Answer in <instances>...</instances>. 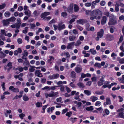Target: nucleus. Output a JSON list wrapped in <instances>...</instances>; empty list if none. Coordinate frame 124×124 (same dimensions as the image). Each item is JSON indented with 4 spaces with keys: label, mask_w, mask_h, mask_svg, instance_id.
I'll use <instances>...</instances> for the list:
<instances>
[{
    "label": "nucleus",
    "mask_w": 124,
    "mask_h": 124,
    "mask_svg": "<svg viewBox=\"0 0 124 124\" xmlns=\"http://www.w3.org/2000/svg\"><path fill=\"white\" fill-rule=\"evenodd\" d=\"M72 113L71 111H70L69 112H67L66 114V116H68L69 117H70L71 115L72 114Z\"/></svg>",
    "instance_id": "obj_52"
},
{
    "label": "nucleus",
    "mask_w": 124,
    "mask_h": 124,
    "mask_svg": "<svg viewBox=\"0 0 124 124\" xmlns=\"http://www.w3.org/2000/svg\"><path fill=\"white\" fill-rule=\"evenodd\" d=\"M124 5L122 3H120L119 4H116L115 5V6L116 7V8H117L119 6L122 7H124Z\"/></svg>",
    "instance_id": "obj_28"
},
{
    "label": "nucleus",
    "mask_w": 124,
    "mask_h": 124,
    "mask_svg": "<svg viewBox=\"0 0 124 124\" xmlns=\"http://www.w3.org/2000/svg\"><path fill=\"white\" fill-rule=\"evenodd\" d=\"M119 62L120 63L122 64L124 63V59L123 58L122 59L119 60Z\"/></svg>",
    "instance_id": "obj_64"
},
{
    "label": "nucleus",
    "mask_w": 124,
    "mask_h": 124,
    "mask_svg": "<svg viewBox=\"0 0 124 124\" xmlns=\"http://www.w3.org/2000/svg\"><path fill=\"white\" fill-rule=\"evenodd\" d=\"M60 87H61L60 88L61 91L62 92H63L64 90V86L62 85H60Z\"/></svg>",
    "instance_id": "obj_56"
},
{
    "label": "nucleus",
    "mask_w": 124,
    "mask_h": 124,
    "mask_svg": "<svg viewBox=\"0 0 124 124\" xmlns=\"http://www.w3.org/2000/svg\"><path fill=\"white\" fill-rule=\"evenodd\" d=\"M64 55L66 56V58H69L70 56V54L68 52H66L64 53Z\"/></svg>",
    "instance_id": "obj_42"
},
{
    "label": "nucleus",
    "mask_w": 124,
    "mask_h": 124,
    "mask_svg": "<svg viewBox=\"0 0 124 124\" xmlns=\"http://www.w3.org/2000/svg\"><path fill=\"white\" fill-rule=\"evenodd\" d=\"M86 11V14L87 15H90H90L91 14V13H92V12L91 10H85Z\"/></svg>",
    "instance_id": "obj_45"
},
{
    "label": "nucleus",
    "mask_w": 124,
    "mask_h": 124,
    "mask_svg": "<svg viewBox=\"0 0 124 124\" xmlns=\"http://www.w3.org/2000/svg\"><path fill=\"white\" fill-rule=\"evenodd\" d=\"M51 92L52 93H53V97L54 96H58V94L59 93L58 92H57L55 93H54L53 91H51Z\"/></svg>",
    "instance_id": "obj_39"
},
{
    "label": "nucleus",
    "mask_w": 124,
    "mask_h": 124,
    "mask_svg": "<svg viewBox=\"0 0 124 124\" xmlns=\"http://www.w3.org/2000/svg\"><path fill=\"white\" fill-rule=\"evenodd\" d=\"M94 66L95 67H98L99 68H101V64L98 63L96 62Z\"/></svg>",
    "instance_id": "obj_37"
},
{
    "label": "nucleus",
    "mask_w": 124,
    "mask_h": 124,
    "mask_svg": "<svg viewBox=\"0 0 124 124\" xmlns=\"http://www.w3.org/2000/svg\"><path fill=\"white\" fill-rule=\"evenodd\" d=\"M92 3H91L87 2L85 3V5L86 7H89L91 6Z\"/></svg>",
    "instance_id": "obj_58"
},
{
    "label": "nucleus",
    "mask_w": 124,
    "mask_h": 124,
    "mask_svg": "<svg viewBox=\"0 0 124 124\" xmlns=\"http://www.w3.org/2000/svg\"><path fill=\"white\" fill-rule=\"evenodd\" d=\"M16 27L17 29H19L21 26V24L18 23H16L15 24Z\"/></svg>",
    "instance_id": "obj_51"
},
{
    "label": "nucleus",
    "mask_w": 124,
    "mask_h": 124,
    "mask_svg": "<svg viewBox=\"0 0 124 124\" xmlns=\"http://www.w3.org/2000/svg\"><path fill=\"white\" fill-rule=\"evenodd\" d=\"M119 19L120 20H123V21H124V16L122 15L119 17Z\"/></svg>",
    "instance_id": "obj_62"
},
{
    "label": "nucleus",
    "mask_w": 124,
    "mask_h": 124,
    "mask_svg": "<svg viewBox=\"0 0 124 124\" xmlns=\"http://www.w3.org/2000/svg\"><path fill=\"white\" fill-rule=\"evenodd\" d=\"M31 67L29 68V70L30 72H33L35 70V69H34L35 68V67L34 66H30Z\"/></svg>",
    "instance_id": "obj_27"
},
{
    "label": "nucleus",
    "mask_w": 124,
    "mask_h": 124,
    "mask_svg": "<svg viewBox=\"0 0 124 124\" xmlns=\"http://www.w3.org/2000/svg\"><path fill=\"white\" fill-rule=\"evenodd\" d=\"M81 42L79 40H78L76 42V43L75 45L76 46H78L81 44Z\"/></svg>",
    "instance_id": "obj_33"
},
{
    "label": "nucleus",
    "mask_w": 124,
    "mask_h": 124,
    "mask_svg": "<svg viewBox=\"0 0 124 124\" xmlns=\"http://www.w3.org/2000/svg\"><path fill=\"white\" fill-rule=\"evenodd\" d=\"M77 119V118L76 117H75L74 118L71 117L69 119V120L71 121L72 123H74L77 121L76 119Z\"/></svg>",
    "instance_id": "obj_32"
},
{
    "label": "nucleus",
    "mask_w": 124,
    "mask_h": 124,
    "mask_svg": "<svg viewBox=\"0 0 124 124\" xmlns=\"http://www.w3.org/2000/svg\"><path fill=\"white\" fill-rule=\"evenodd\" d=\"M77 85L80 88H84L85 87V86L83 83L80 82L77 83Z\"/></svg>",
    "instance_id": "obj_18"
},
{
    "label": "nucleus",
    "mask_w": 124,
    "mask_h": 124,
    "mask_svg": "<svg viewBox=\"0 0 124 124\" xmlns=\"http://www.w3.org/2000/svg\"><path fill=\"white\" fill-rule=\"evenodd\" d=\"M62 22L58 23V30L61 31V30L65 28V26L64 24H62Z\"/></svg>",
    "instance_id": "obj_6"
},
{
    "label": "nucleus",
    "mask_w": 124,
    "mask_h": 124,
    "mask_svg": "<svg viewBox=\"0 0 124 124\" xmlns=\"http://www.w3.org/2000/svg\"><path fill=\"white\" fill-rule=\"evenodd\" d=\"M75 16L76 17V18H74L71 19L69 22V23L70 24H71L73 22L75 21V19H76L77 18L76 16Z\"/></svg>",
    "instance_id": "obj_44"
},
{
    "label": "nucleus",
    "mask_w": 124,
    "mask_h": 124,
    "mask_svg": "<svg viewBox=\"0 0 124 124\" xmlns=\"http://www.w3.org/2000/svg\"><path fill=\"white\" fill-rule=\"evenodd\" d=\"M75 42H74L69 43L67 46V49H72V48L74 47V45H75Z\"/></svg>",
    "instance_id": "obj_5"
},
{
    "label": "nucleus",
    "mask_w": 124,
    "mask_h": 124,
    "mask_svg": "<svg viewBox=\"0 0 124 124\" xmlns=\"http://www.w3.org/2000/svg\"><path fill=\"white\" fill-rule=\"evenodd\" d=\"M29 100V98L28 97L25 95L23 97V100L25 101H27Z\"/></svg>",
    "instance_id": "obj_31"
},
{
    "label": "nucleus",
    "mask_w": 124,
    "mask_h": 124,
    "mask_svg": "<svg viewBox=\"0 0 124 124\" xmlns=\"http://www.w3.org/2000/svg\"><path fill=\"white\" fill-rule=\"evenodd\" d=\"M107 20V18L105 16H103L102 17V20L101 21V24L103 25L105 23Z\"/></svg>",
    "instance_id": "obj_16"
},
{
    "label": "nucleus",
    "mask_w": 124,
    "mask_h": 124,
    "mask_svg": "<svg viewBox=\"0 0 124 124\" xmlns=\"http://www.w3.org/2000/svg\"><path fill=\"white\" fill-rule=\"evenodd\" d=\"M116 117H120L124 119V113L123 112H121L119 113L116 115Z\"/></svg>",
    "instance_id": "obj_15"
},
{
    "label": "nucleus",
    "mask_w": 124,
    "mask_h": 124,
    "mask_svg": "<svg viewBox=\"0 0 124 124\" xmlns=\"http://www.w3.org/2000/svg\"><path fill=\"white\" fill-rule=\"evenodd\" d=\"M118 97L119 99H120V100H119V102H121L123 101V99L122 97L120 96H118Z\"/></svg>",
    "instance_id": "obj_61"
},
{
    "label": "nucleus",
    "mask_w": 124,
    "mask_h": 124,
    "mask_svg": "<svg viewBox=\"0 0 124 124\" xmlns=\"http://www.w3.org/2000/svg\"><path fill=\"white\" fill-rule=\"evenodd\" d=\"M23 55H24L26 56H28V53L27 50H24V54Z\"/></svg>",
    "instance_id": "obj_63"
},
{
    "label": "nucleus",
    "mask_w": 124,
    "mask_h": 124,
    "mask_svg": "<svg viewBox=\"0 0 124 124\" xmlns=\"http://www.w3.org/2000/svg\"><path fill=\"white\" fill-rule=\"evenodd\" d=\"M25 116V115L23 113H21L20 114L19 116L22 119H23V117Z\"/></svg>",
    "instance_id": "obj_55"
},
{
    "label": "nucleus",
    "mask_w": 124,
    "mask_h": 124,
    "mask_svg": "<svg viewBox=\"0 0 124 124\" xmlns=\"http://www.w3.org/2000/svg\"><path fill=\"white\" fill-rule=\"evenodd\" d=\"M72 32L74 34H77L78 33V32L76 29H74L72 31Z\"/></svg>",
    "instance_id": "obj_40"
},
{
    "label": "nucleus",
    "mask_w": 124,
    "mask_h": 124,
    "mask_svg": "<svg viewBox=\"0 0 124 124\" xmlns=\"http://www.w3.org/2000/svg\"><path fill=\"white\" fill-rule=\"evenodd\" d=\"M16 19V18L14 16H12L10 18L8 19L9 22H14Z\"/></svg>",
    "instance_id": "obj_24"
},
{
    "label": "nucleus",
    "mask_w": 124,
    "mask_h": 124,
    "mask_svg": "<svg viewBox=\"0 0 124 124\" xmlns=\"http://www.w3.org/2000/svg\"><path fill=\"white\" fill-rule=\"evenodd\" d=\"M49 14L50 13L49 12H45L41 15V18H44L46 16L49 15Z\"/></svg>",
    "instance_id": "obj_20"
},
{
    "label": "nucleus",
    "mask_w": 124,
    "mask_h": 124,
    "mask_svg": "<svg viewBox=\"0 0 124 124\" xmlns=\"http://www.w3.org/2000/svg\"><path fill=\"white\" fill-rule=\"evenodd\" d=\"M106 102L104 103V105L106 106L108 105H110L111 104V101L109 97H107L106 98Z\"/></svg>",
    "instance_id": "obj_8"
},
{
    "label": "nucleus",
    "mask_w": 124,
    "mask_h": 124,
    "mask_svg": "<svg viewBox=\"0 0 124 124\" xmlns=\"http://www.w3.org/2000/svg\"><path fill=\"white\" fill-rule=\"evenodd\" d=\"M50 59L48 60L47 62H49L52 60V59L54 60V58L52 56H50L49 57Z\"/></svg>",
    "instance_id": "obj_54"
},
{
    "label": "nucleus",
    "mask_w": 124,
    "mask_h": 124,
    "mask_svg": "<svg viewBox=\"0 0 124 124\" xmlns=\"http://www.w3.org/2000/svg\"><path fill=\"white\" fill-rule=\"evenodd\" d=\"M35 76L39 77H43L42 74L41 73L40 70H36L35 71Z\"/></svg>",
    "instance_id": "obj_4"
},
{
    "label": "nucleus",
    "mask_w": 124,
    "mask_h": 124,
    "mask_svg": "<svg viewBox=\"0 0 124 124\" xmlns=\"http://www.w3.org/2000/svg\"><path fill=\"white\" fill-rule=\"evenodd\" d=\"M35 104L36 106L38 107H39L42 106V104L41 102H38L37 103H36Z\"/></svg>",
    "instance_id": "obj_29"
},
{
    "label": "nucleus",
    "mask_w": 124,
    "mask_h": 124,
    "mask_svg": "<svg viewBox=\"0 0 124 124\" xmlns=\"http://www.w3.org/2000/svg\"><path fill=\"white\" fill-rule=\"evenodd\" d=\"M84 93L88 96H89L91 94V91L87 90H85L84 91Z\"/></svg>",
    "instance_id": "obj_22"
},
{
    "label": "nucleus",
    "mask_w": 124,
    "mask_h": 124,
    "mask_svg": "<svg viewBox=\"0 0 124 124\" xmlns=\"http://www.w3.org/2000/svg\"><path fill=\"white\" fill-rule=\"evenodd\" d=\"M104 33V31L103 29H101L100 31L97 33V35L100 38L102 37Z\"/></svg>",
    "instance_id": "obj_10"
},
{
    "label": "nucleus",
    "mask_w": 124,
    "mask_h": 124,
    "mask_svg": "<svg viewBox=\"0 0 124 124\" xmlns=\"http://www.w3.org/2000/svg\"><path fill=\"white\" fill-rule=\"evenodd\" d=\"M17 41L18 43L19 44H21L22 43V40L21 38H18L17 40Z\"/></svg>",
    "instance_id": "obj_60"
},
{
    "label": "nucleus",
    "mask_w": 124,
    "mask_h": 124,
    "mask_svg": "<svg viewBox=\"0 0 124 124\" xmlns=\"http://www.w3.org/2000/svg\"><path fill=\"white\" fill-rule=\"evenodd\" d=\"M59 77V74L57 73L54 74L52 75H50L48 77V78L50 79H57Z\"/></svg>",
    "instance_id": "obj_2"
},
{
    "label": "nucleus",
    "mask_w": 124,
    "mask_h": 124,
    "mask_svg": "<svg viewBox=\"0 0 124 124\" xmlns=\"http://www.w3.org/2000/svg\"><path fill=\"white\" fill-rule=\"evenodd\" d=\"M101 102L99 101H97L95 103V105L96 106H97L98 105L100 106L101 105Z\"/></svg>",
    "instance_id": "obj_48"
},
{
    "label": "nucleus",
    "mask_w": 124,
    "mask_h": 124,
    "mask_svg": "<svg viewBox=\"0 0 124 124\" xmlns=\"http://www.w3.org/2000/svg\"><path fill=\"white\" fill-rule=\"evenodd\" d=\"M97 18L95 17V16H91V17L90 18V19L91 20H93Z\"/></svg>",
    "instance_id": "obj_59"
},
{
    "label": "nucleus",
    "mask_w": 124,
    "mask_h": 124,
    "mask_svg": "<svg viewBox=\"0 0 124 124\" xmlns=\"http://www.w3.org/2000/svg\"><path fill=\"white\" fill-rule=\"evenodd\" d=\"M4 15L6 17H8L10 16V13L8 12H6L5 13Z\"/></svg>",
    "instance_id": "obj_35"
},
{
    "label": "nucleus",
    "mask_w": 124,
    "mask_h": 124,
    "mask_svg": "<svg viewBox=\"0 0 124 124\" xmlns=\"http://www.w3.org/2000/svg\"><path fill=\"white\" fill-rule=\"evenodd\" d=\"M68 110V109L67 108H65V109L62 110V114H63L66 113Z\"/></svg>",
    "instance_id": "obj_47"
},
{
    "label": "nucleus",
    "mask_w": 124,
    "mask_h": 124,
    "mask_svg": "<svg viewBox=\"0 0 124 124\" xmlns=\"http://www.w3.org/2000/svg\"><path fill=\"white\" fill-rule=\"evenodd\" d=\"M90 100L92 102H94L98 99V98L95 96H91L90 98Z\"/></svg>",
    "instance_id": "obj_17"
},
{
    "label": "nucleus",
    "mask_w": 124,
    "mask_h": 124,
    "mask_svg": "<svg viewBox=\"0 0 124 124\" xmlns=\"http://www.w3.org/2000/svg\"><path fill=\"white\" fill-rule=\"evenodd\" d=\"M90 51L93 54H95L96 53V51L95 50H93L92 49H91Z\"/></svg>",
    "instance_id": "obj_46"
},
{
    "label": "nucleus",
    "mask_w": 124,
    "mask_h": 124,
    "mask_svg": "<svg viewBox=\"0 0 124 124\" xmlns=\"http://www.w3.org/2000/svg\"><path fill=\"white\" fill-rule=\"evenodd\" d=\"M103 113H105L106 115H108L109 113V111L107 109H105L103 111Z\"/></svg>",
    "instance_id": "obj_38"
},
{
    "label": "nucleus",
    "mask_w": 124,
    "mask_h": 124,
    "mask_svg": "<svg viewBox=\"0 0 124 124\" xmlns=\"http://www.w3.org/2000/svg\"><path fill=\"white\" fill-rule=\"evenodd\" d=\"M91 79L93 82L96 83L97 82V78L96 77H92Z\"/></svg>",
    "instance_id": "obj_34"
},
{
    "label": "nucleus",
    "mask_w": 124,
    "mask_h": 124,
    "mask_svg": "<svg viewBox=\"0 0 124 124\" xmlns=\"http://www.w3.org/2000/svg\"><path fill=\"white\" fill-rule=\"evenodd\" d=\"M87 21L86 20L81 19L78 20L77 21V23L78 24H80L83 25L84 23H86Z\"/></svg>",
    "instance_id": "obj_7"
},
{
    "label": "nucleus",
    "mask_w": 124,
    "mask_h": 124,
    "mask_svg": "<svg viewBox=\"0 0 124 124\" xmlns=\"http://www.w3.org/2000/svg\"><path fill=\"white\" fill-rule=\"evenodd\" d=\"M77 39V37L74 35L70 36L69 37V39L70 41H73Z\"/></svg>",
    "instance_id": "obj_13"
},
{
    "label": "nucleus",
    "mask_w": 124,
    "mask_h": 124,
    "mask_svg": "<svg viewBox=\"0 0 124 124\" xmlns=\"http://www.w3.org/2000/svg\"><path fill=\"white\" fill-rule=\"evenodd\" d=\"M75 71L77 73H80L82 70V69L81 66H77L75 69Z\"/></svg>",
    "instance_id": "obj_12"
},
{
    "label": "nucleus",
    "mask_w": 124,
    "mask_h": 124,
    "mask_svg": "<svg viewBox=\"0 0 124 124\" xmlns=\"http://www.w3.org/2000/svg\"><path fill=\"white\" fill-rule=\"evenodd\" d=\"M14 87L12 86H11L9 87V89L15 93H18L19 92V89L18 88H14Z\"/></svg>",
    "instance_id": "obj_11"
},
{
    "label": "nucleus",
    "mask_w": 124,
    "mask_h": 124,
    "mask_svg": "<svg viewBox=\"0 0 124 124\" xmlns=\"http://www.w3.org/2000/svg\"><path fill=\"white\" fill-rule=\"evenodd\" d=\"M70 76L72 78H76V74L74 71H72L70 73Z\"/></svg>",
    "instance_id": "obj_19"
},
{
    "label": "nucleus",
    "mask_w": 124,
    "mask_h": 124,
    "mask_svg": "<svg viewBox=\"0 0 124 124\" xmlns=\"http://www.w3.org/2000/svg\"><path fill=\"white\" fill-rule=\"evenodd\" d=\"M104 15L106 16L107 17H109V13L108 11L104 12L103 13Z\"/></svg>",
    "instance_id": "obj_49"
},
{
    "label": "nucleus",
    "mask_w": 124,
    "mask_h": 124,
    "mask_svg": "<svg viewBox=\"0 0 124 124\" xmlns=\"http://www.w3.org/2000/svg\"><path fill=\"white\" fill-rule=\"evenodd\" d=\"M123 37L122 36H121L120 37L119 42H118V44L119 43V42H121L123 40Z\"/></svg>",
    "instance_id": "obj_57"
},
{
    "label": "nucleus",
    "mask_w": 124,
    "mask_h": 124,
    "mask_svg": "<svg viewBox=\"0 0 124 124\" xmlns=\"http://www.w3.org/2000/svg\"><path fill=\"white\" fill-rule=\"evenodd\" d=\"M6 56V54L2 51L0 52V58L3 59Z\"/></svg>",
    "instance_id": "obj_21"
},
{
    "label": "nucleus",
    "mask_w": 124,
    "mask_h": 124,
    "mask_svg": "<svg viewBox=\"0 0 124 124\" xmlns=\"http://www.w3.org/2000/svg\"><path fill=\"white\" fill-rule=\"evenodd\" d=\"M67 11L69 13H72L73 12V8H67Z\"/></svg>",
    "instance_id": "obj_41"
},
{
    "label": "nucleus",
    "mask_w": 124,
    "mask_h": 124,
    "mask_svg": "<svg viewBox=\"0 0 124 124\" xmlns=\"http://www.w3.org/2000/svg\"><path fill=\"white\" fill-rule=\"evenodd\" d=\"M104 80H102V79H100V81L97 82V84L98 86H101L103 85V83L104 81Z\"/></svg>",
    "instance_id": "obj_23"
},
{
    "label": "nucleus",
    "mask_w": 124,
    "mask_h": 124,
    "mask_svg": "<svg viewBox=\"0 0 124 124\" xmlns=\"http://www.w3.org/2000/svg\"><path fill=\"white\" fill-rule=\"evenodd\" d=\"M86 110L88 111H92L93 109V107L92 106H91L89 107H87L85 108Z\"/></svg>",
    "instance_id": "obj_25"
},
{
    "label": "nucleus",
    "mask_w": 124,
    "mask_h": 124,
    "mask_svg": "<svg viewBox=\"0 0 124 124\" xmlns=\"http://www.w3.org/2000/svg\"><path fill=\"white\" fill-rule=\"evenodd\" d=\"M61 14L62 16L65 18H66L67 17V14L66 12H62Z\"/></svg>",
    "instance_id": "obj_30"
},
{
    "label": "nucleus",
    "mask_w": 124,
    "mask_h": 124,
    "mask_svg": "<svg viewBox=\"0 0 124 124\" xmlns=\"http://www.w3.org/2000/svg\"><path fill=\"white\" fill-rule=\"evenodd\" d=\"M117 23L116 20L115 19H110L108 23V24L110 25H113L116 24Z\"/></svg>",
    "instance_id": "obj_3"
},
{
    "label": "nucleus",
    "mask_w": 124,
    "mask_h": 124,
    "mask_svg": "<svg viewBox=\"0 0 124 124\" xmlns=\"http://www.w3.org/2000/svg\"><path fill=\"white\" fill-rule=\"evenodd\" d=\"M95 93L96 94L98 95H101L103 93V92L102 91H96L95 92Z\"/></svg>",
    "instance_id": "obj_43"
},
{
    "label": "nucleus",
    "mask_w": 124,
    "mask_h": 124,
    "mask_svg": "<svg viewBox=\"0 0 124 124\" xmlns=\"http://www.w3.org/2000/svg\"><path fill=\"white\" fill-rule=\"evenodd\" d=\"M76 27L80 31H82L83 30V28L79 26L78 25H76Z\"/></svg>",
    "instance_id": "obj_36"
},
{
    "label": "nucleus",
    "mask_w": 124,
    "mask_h": 124,
    "mask_svg": "<svg viewBox=\"0 0 124 124\" xmlns=\"http://www.w3.org/2000/svg\"><path fill=\"white\" fill-rule=\"evenodd\" d=\"M91 16H95L98 19H100L102 16V13L101 12L99 9L94 10L92 11Z\"/></svg>",
    "instance_id": "obj_1"
},
{
    "label": "nucleus",
    "mask_w": 124,
    "mask_h": 124,
    "mask_svg": "<svg viewBox=\"0 0 124 124\" xmlns=\"http://www.w3.org/2000/svg\"><path fill=\"white\" fill-rule=\"evenodd\" d=\"M105 39L106 40L110 41L113 40L114 38L113 35H107Z\"/></svg>",
    "instance_id": "obj_9"
},
{
    "label": "nucleus",
    "mask_w": 124,
    "mask_h": 124,
    "mask_svg": "<svg viewBox=\"0 0 124 124\" xmlns=\"http://www.w3.org/2000/svg\"><path fill=\"white\" fill-rule=\"evenodd\" d=\"M66 89L68 93H69L71 91V90L70 88L68 87L67 86H65Z\"/></svg>",
    "instance_id": "obj_50"
},
{
    "label": "nucleus",
    "mask_w": 124,
    "mask_h": 124,
    "mask_svg": "<svg viewBox=\"0 0 124 124\" xmlns=\"http://www.w3.org/2000/svg\"><path fill=\"white\" fill-rule=\"evenodd\" d=\"M25 30H23V33H25V34H26L27 32V30H28V28L27 27H26L25 28Z\"/></svg>",
    "instance_id": "obj_53"
},
{
    "label": "nucleus",
    "mask_w": 124,
    "mask_h": 124,
    "mask_svg": "<svg viewBox=\"0 0 124 124\" xmlns=\"http://www.w3.org/2000/svg\"><path fill=\"white\" fill-rule=\"evenodd\" d=\"M69 8H78V6L76 4H73V3L71 4L69 7Z\"/></svg>",
    "instance_id": "obj_26"
},
{
    "label": "nucleus",
    "mask_w": 124,
    "mask_h": 124,
    "mask_svg": "<svg viewBox=\"0 0 124 124\" xmlns=\"http://www.w3.org/2000/svg\"><path fill=\"white\" fill-rule=\"evenodd\" d=\"M2 23L4 26H8L10 23L9 22L8 19L6 20H2Z\"/></svg>",
    "instance_id": "obj_14"
}]
</instances>
